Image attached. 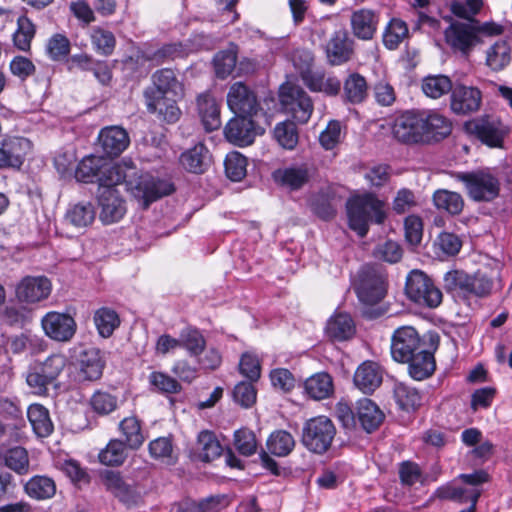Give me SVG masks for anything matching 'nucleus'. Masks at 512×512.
Segmentation results:
<instances>
[{"mask_svg":"<svg viewBox=\"0 0 512 512\" xmlns=\"http://www.w3.org/2000/svg\"><path fill=\"white\" fill-rule=\"evenodd\" d=\"M439 342L437 333H428L421 337L414 327L403 326L392 335L391 355L395 361L408 364L409 375L421 381L435 371L434 352Z\"/></svg>","mask_w":512,"mask_h":512,"instance_id":"1","label":"nucleus"},{"mask_svg":"<svg viewBox=\"0 0 512 512\" xmlns=\"http://www.w3.org/2000/svg\"><path fill=\"white\" fill-rule=\"evenodd\" d=\"M121 183H125L127 191L141 201L145 209L152 202L174 191V185L168 180L154 177L149 173L139 174L133 167L125 169L120 165L103 163L98 177V188H115Z\"/></svg>","mask_w":512,"mask_h":512,"instance_id":"2","label":"nucleus"},{"mask_svg":"<svg viewBox=\"0 0 512 512\" xmlns=\"http://www.w3.org/2000/svg\"><path fill=\"white\" fill-rule=\"evenodd\" d=\"M385 203L373 193H364L350 197L346 202L349 228L358 236L365 237L369 224H382L386 219Z\"/></svg>","mask_w":512,"mask_h":512,"instance_id":"3","label":"nucleus"},{"mask_svg":"<svg viewBox=\"0 0 512 512\" xmlns=\"http://www.w3.org/2000/svg\"><path fill=\"white\" fill-rule=\"evenodd\" d=\"M359 301L363 304L361 314L366 319H376L384 314L377 305L386 295L383 275L375 268L364 266L358 274V282L354 287Z\"/></svg>","mask_w":512,"mask_h":512,"instance_id":"4","label":"nucleus"},{"mask_svg":"<svg viewBox=\"0 0 512 512\" xmlns=\"http://www.w3.org/2000/svg\"><path fill=\"white\" fill-rule=\"evenodd\" d=\"M152 85L144 90V98L149 113L155 114L160 109L159 104L168 95L174 97L182 94L183 88L174 71L170 68H162L151 76Z\"/></svg>","mask_w":512,"mask_h":512,"instance_id":"5","label":"nucleus"},{"mask_svg":"<svg viewBox=\"0 0 512 512\" xmlns=\"http://www.w3.org/2000/svg\"><path fill=\"white\" fill-rule=\"evenodd\" d=\"M336 428L326 416L307 420L302 428L301 443L310 452L318 455L326 453L334 440Z\"/></svg>","mask_w":512,"mask_h":512,"instance_id":"6","label":"nucleus"},{"mask_svg":"<svg viewBox=\"0 0 512 512\" xmlns=\"http://www.w3.org/2000/svg\"><path fill=\"white\" fill-rule=\"evenodd\" d=\"M405 294L415 304L428 308H437L443 299L442 291L434 281L417 269L410 271L406 277Z\"/></svg>","mask_w":512,"mask_h":512,"instance_id":"7","label":"nucleus"},{"mask_svg":"<svg viewBox=\"0 0 512 512\" xmlns=\"http://www.w3.org/2000/svg\"><path fill=\"white\" fill-rule=\"evenodd\" d=\"M453 177L462 182L469 197L477 202H491L499 196L500 182L485 171L456 172Z\"/></svg>","mask_w":512,"mask_h":512,"instance_id":"8","label":"nucleus"},{"mask_svg":"<svg viewBox=\"0 0 512 512\" xmlns=\"http://www.w3.org/2000/svg\"><path fill=\"white\" fill-rule=\"evenodd\" d=\"M280 103L285 113L298 123L305 124L309 121L314 105L308 93L297 85L283 86L280 89Z\"/></svg>","mask_w":512,"mask_h":512,"instance_id":"9","label":"nucleus"},{"mask_svg":"<svg viewBox=\"0 0 512 512\" xmlns=\"http://www.w3.org/2000/svg\"><path fill=\"white\" fill-rule=\"evenodd\" d=\"M465 131L490 148H503L508 129L489 116L475 118L464 124Z\"/></svg>","mask_w":512,"mask_h":512,"instance_id":"10","label":"nucleus"},{"mask_svg":"<svg viewBox=\"0 0 512 512\" xmlns=\"http://www.w3.org/2000/svg\"><path fill=\"white\" fill-rule=\"evenodd\" d=\"M476 28V20L469 22L455 21L444 32L446 43L454 51H459L462 55L468 56L473 48L481 42Z\"/></svg>","mask_w":512,"mask_h":512,"instance_id":"11","label":"nucleus"},{"mask_svg":"<svg viewBox=\"0 0 512 512\" xmlns=\"http://www.w3.org/2000/svg\"><path fill=\"white\" fill-rule=\"evenodd\" d=\"M423 124L421 111H406L395 118L391 128L392 135L404 144L424 143Z\"/></svg>","mask_w":512,"mask_h":512,"instance_id":"12","label":"nucleus"},{"mask_svg":"<svg viewBox=\"0 0 512 512\" xmlns=\"http://www.w3.org/2000/svg\"><path fill=\"white\" fill-rule=\"evenodd\" d=\"M32 149V142L21 136H6L0 141V169L20 170Z\"/></svg>","mask_w":512,"mask_h":512,"instance_id":"13","label":"nucleus"},{"mask_svg":"<svg viewBox=\"0 0 512 512\" xmlns=\"http://www.w3.org/2000/svg\"><path fill=\"white\" fill-rule=\"evenodd\" d=\"M264 132L265 129L247 115H235L224 128L226 139L240 147L252 144L256 136L262 135Z\"/></svg>","mask_w":512,"mask_h":512,"instance_id":"14","label":"nucleus"},{"mask_svg":"<svg viewBox=\"0 0 512 512\" xmlns=\"http://www.w3.org/2000/svg\"><path fill=\"white\" fill-rule=\"evenodd\" d=\"M227 105L235 115L256 116L261 110L255 92L245 83H233L227 93Z\"/></svg>","mask_w":512,"mask_h":512,"instance_id":"15","label":"nucleus"},{"mask_svg":"<svg viewBox=\"0 0 512 512\" xmlns=\"http://www.w3.org/2000/svg\"><path fill=\"white\" fill-rule=\"evenodd\" d=\"M41 326L46 336L58 342L70 341L76 333L77 324L67 313L50 311L41 319Z\"/></svg>","mask_w":512,"mask_h":512,"instance_id":"16","label":"nucleus"},{"mask_svg":"<svg viewBox=\"0 0 512 512\" xmlns=\"http://www.w3.org/2000/svg\"><path fill=\"white\" fill-rule=\"evenodd\" d=\"M327 62L331 66H340L349 62L354 55V41L347 30L339 29L333 32L325 45Z\"/></svg>","mask_w":512,"mask_h":512,"instance_id":"17","label":"nucleus"},{"mask_svg":"<svg viewBox=\"0 0 512 512\" xmlns=\"http://www.w3.org/2000/svg\"><path fill=\"white\" fill-rule=\"evenodd\" d=\"M51 293V282L45 276H26L16 286L15 295L19 302L34 304Z\"/></svg>","mask_w":512,"mask_h":512,"instance_id":"18","label":"nucleus"},{"mask_svg":"<svg viewBox=\"0 0 512 512\" xmlns=\"http://www.w3.org/2000/svg\"><path fill=\"white\" fill-rule=\"evenodd\" d=\"M482 103V93L477 87L457 84L450 96L451 110L457 115L477 112Z\"/></svg>","mask_w":512,"mask_h":512,"instance_id":"19","label":"nucleus"},{"mask_svg":"<svg viewBox=\"0 0 512 512\" xmlns=\"http://www.w3.org/2000/svg\"><path fill=\"white\" fill-rule=\"evenodd\" d=\"M97 200L100 219L105 224L119 221L126 213L125 201L116 188H98Z\"/></svg>","mask_w":512,"mask_h":512,"instance_id":"20","label":"nucleus"},{"mask_svg":"<svg viewBox=\"0 0 512 512\" xmlns=\"http://www.w3.org/2000/svg\"><path fill=\"white\" fill-rule=\"evenodd\" d=\"M77 366L79 368V378L81 380L95 381L103 373L105 359L100 349L88 347L82 349L77 356Z\"/></svg>","mask_w":512,"mask_h":512,"instance_id":"21","label":"nucleus"},{"mask_svg":"<svg viewBox=\"0 0 512 512\" xmlns=\"http://www.w3.org/2000/svg\"><path fill=\"white\" fill-rule=\"evenodd\" d=\"M101 481L106 490L125 504H135L138 498L137 491L128 484L120 474L113 470H105L100 474Z\"/></svg>","mask_w":512,"mask_h":512,"instance_id":"22","label":"nucleus"},{"mask_svg":"<svg viewBox=\"0 0 512 512\" xmlns=\"http://www.w3.org/2000/svg\"><path fill=\"white\" fill-rule=\"evenodd\" d=\"M197 112L201 123L207 132L221 127L220 105L212 93L206 91L196 98Z\"/></svg>","mask_w":512,"mask_h":512,"instance_id":"23","label":"nucleus"},{"mask_svg":"<svg viewBox=\"0 0 512 512\" xmlns=\"http://www.w3.org/2000/svg\"><path fill=\"white\" fill-rule=\"evenodd\" d=\"M98 141L104 154L108 157L119 156L130 142L126 130L119 126H109L101 129Z\"/></svg>","mask_w":512,"mask_h":512,"instance_id":"24","label":"nucleus"},{"mask_svg":"<svg viewBox=\"0 0 512 512\" xmlns=\"http://www.w3.org/2000/svg\"><path fill=\"white\" fill-rule=\"evenodd\" d=\"M369 92L368 83L363 75L358 72L348 74L342 83L341 99L344 103L357 105L363 103Z\"/></svg>","mask_w":512,"mask_h":512,"instance_id":"25","label":"nucleus"},{"mask_svg":"<svg viewBox=\"0 0 512 512\" xmlns=\"http://www.w3.org/2000/svg\"><path fill=\"white\" fill-rule=\"evenodd\" d=\"M356 415L357 426L359 425L367 433H372L377 430L385 418L381 409L368 398L357 401Z\"/></svg>","mask_w":512,"mask_h":512,"instance_id":"26","label":"nucleus"},{"mask_svg":"<svg viewBox=\"0 0 512 512\" xmlns=\"http://www.w3.org/2000/svg\"><path fill=\"white\" fill-rule=\"evenodd\" d=\"M304 85L312 92L323 93L326 96L335 97L341 93L342 82L339 78L326 75L322 70H314L304 76Z\"/></svg>","mask_w":512,"mask_h":512,"instance_id":"27","label":"nucleus"},{"mask_svg":"<svg viewBox=\"0 0 512 512\" xmlns=\"http://www.w3.org/2000/svg\"><path fill=\"white\" fill-rule=\"evenodd\" d=\"M421 116L424 122V143L439 141L450 135L452 124L445 116L435 112L427 113L425 111H421Z\"/></svg>","mask_w":512,"mask_h":512,"instance_id":"28","label":"nucleus"},{"mask_svg":"<svg viewBox=\"0 0 512 512\" xmlns=\"http://www.w3.org/2000/svg\"><path fill=\"white\" fill-rule=\"evenodd\" d=\"M211 162V154L202 142L184 151L180 156V163L183 168L195 174L204 173L211 165Z\"/></svg>","mask_w":512,"mask_h":512,"instance_id":"29","label":"nucleus"},{"mask_svg":"<svg viewBox=\"0 0 512 512\" xmlns=\"http://www.w3.org/2000/svg\"><path fill=\"white\" fill-rule=\"evenodd\" d=\"M382 383V371L379 365L365 361L358 366L354 374V384L363 393L374 392Z\"/></svg>","mask_w":512,"mask_h":512,"instance_id":"30","label":"nucleus"},{"mask_svg":"<svg viewBox=\"0 0 512 512\" xmlns=\"http://www.w3.org/2000/svg\"><path fill=\"white\" fill-rule=\"evenodd\" d=\"M353 35L361 40H371L377 30L378 16L370 9H359L351 15Z\"/></svg>","mask_w":512,"mask_h":512,"instance_id":"31","label":"nucleus"},{"mask_svg":"<svg viewBox=\"0 0 512 512\" xmlns=\"http://www.w3.org/2000/svg\"><path fill=\"white\" fill-rule=\"evenodd\" d=\"M470 274L463 270H450L444 274L443 289L455 301H468V286Z\"/></svg>","mask_w":512,"mask_h":512,"instance_id":"32","label":"nucleus"},{"mask_svg":"<svg viewBox=\"0 0 512 512\" xmlns=\"http://www.w3.org/2000/svg\"><path fill=\"white\" fill-rule=\"evenodd\" d=\"M356 332L352 317L347 313H338L332 316L326 325V334L336 341H345L354 336Z\"/></svg>","mask_w":512,"mask_h":512,"instance_id":"33","label":"nucleus"},{"mask_svg":"<svg viewBox=\"0 0 512 512\" xmlns=\"http://www.w3.org/2000/svg\"><path fill=\"white\" fill-rule=\"evenodd\" d=\"M185 56H187V51L181 43L165 44L158 49H147L143 52V59L154 66Z\"/></svg>","mask_w":512,"mask_h":512,"instance_id":"34","label":"nucleus"},{"mask_svg":"<svg viewBox=\"0 0 512 512\" xmlns=\"http://www.w3.org/2000/svg\"><path fill=\"white\" fill-rule=\"evenodd\" d=\"M304 390L311 399H326L334 391L332 377L326 372L315 373L305 380Z\"/></svg>","mask_w":512,"mask_h":512,"instance_id":"35","label":"nucleus"},{"mask_svg":"<svg viewBox=\"0 0 512 512\" xmlns=\"http://www.w3.org/2000/svg\"><path fill=\"white\" fill-rule=\"evenodd\" d=\"M24 491L30 498L47 500L56 494V484L48 476L35 475L25 483Z\"/></svg>","mask_w":512,"mask_h":512,"instance_id":"36","label":"nucleus"},{"mask_svg":"<svg viewBox=\"0 0 512 512\" xmlns=\"http://www.w3.org/2000/svg\"><path fill=\"white\" fill-rule=\"evenodd\" d=\"M27 417L35 434L47 437L53 432V423L48 410L40 404H32L27 410Z\"/></svg>","mask_w":512,"mask_h":512,"instance_id":"37","label":"nucleus"},{"mask_svg":"<svg viewBox=\"0 0 512 512\" xmlns=\"http://www.w3.org/2000/svg\"><path fill=\"white\" fill-rule=\"evenodd\" d=\"M311 172L306 165L292 166L275 173V178L292 190H298L308 183Z\"/></svg>","mask_w":512,"mask_h":512,"instance_id":"38","label":"nucleus"},{"mask_svg":"<svg viewBox=\"0 0 512 512\" xmlns=\"http://www.w3.org/2000/svg\"><path fill=\"white\" fill-rule=\"evenodd\" d=\"M93 321L99 335L109 338L120 325L118 313L109 307H101L94 312Z\"/></svg>","mask_w":512,"mask_h":512,"instance_id":"39","label":"nucleus"},{"mask_svg":"<svg viewBox=\"0 0 512 512\" xmlns=\"http://www.w3.org/2000/svg\"><path fill=\"white\" fill-rule=\"evenodd\" d=\"M433 203L437 209L444 210L450 215H458L464 207L461 194L446 189H439L433 194Z\"/></svg>","mask_w":512,"mask_h":512,"instance_id":"40","label":"nucleus"},{"mask_svg":"<svg viewBox=\"0 0 512 512\" xmlns=\"http://www.w3.org/2000/svg\"><path fill=\"white\" fill-rule=\"evenodd\" d=\"M511 61V48L506 41L495 42L486 52V64L492 71L503 70Z\"/></svg>","mask_w":512,"mask_h":512,"instance_id":"41","label":"nucleus"},{"mask_svg":"<svg viewBox=\"0 0 512 512\" xmlns=\"http://www.w3.org/2000/svg\"><path fill=\"white\" fill-rule=\"evenodd\" d=\"M267 449L278 457L289 455L295 447V440L292 434L286 430H276L267 439Z\"/></svg>","mask_w":512,"mask_h":512,"instance_id":"42","label":"nucleus"},{"mask_svg":"<svg viewBox=\"0 0 512 512\" xmlns=\"http://www.w3.org/2000/svg\"><path fill=\"white\" fill-rule=\"evenodd\" d=\"M393 393L396 403L404 411L415 410L421 404L422 398L419 391L405 383H396Z\"/></svg>","mask_w":512,"mask_h":512,"instance_id":"43","label":"nucleus"},{"mask_svg":"<svg viewBox=\"0 0 512 512\" xmlns=\"http://www.w3.org/2000/svg\"><path fill=\"white\" fill-rule=\"evenodd\" d=\"M474 493H477L478 498H480L482 490L480 488L458 487L448 483L438 487L434 495L440 500H451L458 503H466L471 500V495Z\"/></svg>","mask_w":512,"mask_h":512,"instance_id":"44","label":"nucleus"},{"mask_svg":"<svg viewBox=\"0 0 512 512\" xmlns=\"http://www.w3.org/2000/svg\"><path fill=\"white\" fill-rule=\"evenodd\" d=\"M423 93L432 99H438L452 91V81L445 75H428L422 80Z\"/></svg>","mask_w":512,"mask_h":512,"instance_id":"45","label":"nucleus"},{"mask_svg":"<svg viewBox=\"0 0 512 512\" xmlns=\"http://www.w3.org/2000/svg\"><path fill=\"white\" fill-rule=\"evenodd\" d=\"M462 247V241L454 233L442 232L433 243V250L438 258L455 256Z\"/></svg>","mask_w":512,"mask_h":512,"instance_id":"46","label":"nucleus"},{"mask_svg":"<svg viewBox=\"0 0 512 512\" xmlns=\"http://www.w3.org/2000/svg\"><path fill=\"white\" fill-rule=\"evenodd\" d=\"M104 160L98 156H88L83 158L78 164L75 177L78 181L91 183L95 179L98 181Z\"/></svg>","mask_w":512,"mask_h":512,"instance_id":"47","label":"nucleus"},{"mask_svg":"<svg viewBox=\"0 0 512 512\" xmlns=\"http://www.w3.org/2000/svg\"><path fill=\"white\" fill-rule=\"evenodd\" d=\"M199 458L203 462H210L222 454V446L214 433L202 431L198 435Z\"/></svg>","mask_w":512,"mask_h":512,"instance_id":"48","label":"nucleus"},{"mask_svg":"<svg viewBox=\"0 0 512 512\" xmlns=\"http://www.w3.org/2000/svg\"><path fill=\"white\" fill-rule=\"evenodd\" d=\"M119 428L124 436V443L130 449H138L144 442L145 438L141 430L140 421L136 417H126L120 424Z\"/></svg>","mask_w":512,"mask_h":512,"instance_id":"49","label":"nucleus"},{"mask_svg":"<svg viewBox=\"0 0 512 512\" xmlns=\"http://www.w3.org/2000/svg\"><path fill=\"white\" fill-rule=\"evenodd\" d=\"M273 135L284 149L293 150L298 144V129L293 121L286 120L278 123L274 128Z\"/></svg>","mask_w":512,"mask_h":512,"instance_id":"50","label":"nucleus"},{"mask_svg":"<svg viewBox=\"0 0 512 512\" xmlns=\"http://www.w3.org/2000/svg\"><path fill=\"white\" fill-rule=\"evenodd\" d=\"M94 218L95 210L90 202L77 203L66 212V219L77 228L87 227Z\"/></svg>","mask_w":512,"mask_h":512,"instance_id":"51","label":"nucleus"},{"mask_svg":"<svg viewBox=\"0 0 512 512\" xmlns=\"http://www.w3.org/2000/svg\"><path fill=\"white\" fill-rule=\"evenodd\" d=\"M179 337L180 347L185 348L191 356H198L204 351L206 341L198 329L187 327L181 331Z\"/></svg>","mask_w":512,"mask_h":512,"instance_id":"52","label":"nucleus"},{"mask_svg":"<svg viewBox=\"0 0 512 512\" xmlns=\"http://www.w3.org/2000/svg\"><path fill=\"white\" fill-rule=\"evenodd\" d=\"M125 445L121 440H111L106 448L99 453L100 462L107 466L121 465L127 457Z\"/></svg>","mask_w":512,"mask_h":512,"instance_id":"53","label":"nucleus"},{"mask_svg":"<svg viewBox=\"0 0 512 512\" xmlns=\"http://www.w3.org/2000/svg\"><path fill=\"white\" fill-rule=\"evenodd\" d=\"M91 43L97 53L109 56L115 49L116 39L111 31L95 27L91 32Z\"/></svg>","mask_w":512,"mask_h":512,"instance_id":"54","label":"nucleus"},{"mask_svg":"<svg viewBox=\"0 0 512 512\" xmlns=\"http://www.w3.org/2000/svg\"><path fill=\"white\" fill-rule=\"evenodd\" d=\"M408 27L406 23L400 19L390 20L383 35L384 45L390 49H396L400 43L407 37Z\"/></svg>","mask_w":512,"mask_h":512,"instance_id":"55","label":"nucleus"},{"mask_svg":"<svg viewBox=\"0 0 512 512\" xmlns=\"http://www.w3.org/2000/svg\"><path fill=\"white\" fill-rule=\"evenodd\" d=\"M225 173L232 181H241L247 173V158L239 152H230L225 161Z\"/></svg>","mask_w":512,"mask_h":512,"instance_id":"56","label":"nucleus"},{"mask_svg":"<svg viewBox=\"0 0 512 512\" xmlns=\"http://www.w3.org/2000/svg\"><path fill=\"white\" fill-rule=\"evenodd\" d=\"M216 76L225 79L234 70L237 63V52L234 48L219 51L213 59Z\"/></svg>","mask_w":512,"mask_h":512,"instance_id":"57","label":"nucleus"},{"mask_svg":"<svg viewBox=\"0 0 512 512\" xmlns=\"http://www.w3.org/2000/svg\"><path fill=\"white\" fill-rule=\"evenodd\" d=\"M90 405L96 414L106 416L117 409L118 398L109 392L99 390L92 395Z\"/></svg>","mask_w":512,"mask_h":512,"instance_id":"58","label":"nucleus"},{"mask_svg":"<svg viewBox=\"0 0 512 512\" xmlns=\"http://www.w3.org/2000/svg\"><path fill=\"white\" fill-rule=\"evenodd\" d=\"M5 465L17 474H26L29 470L28 452L25 448L17 446L9 449L4 456Z\"/></svg>","mask_w":512,"mask_h":512,"instance_id":"59","label":"nucleus"},{"mask_svg":"<svg viewBox=\"0 0 512 512\" xmlns=\"http://www.w3.org/2000/svg\"><path fill=\"white\" fill-rule=\"evenodd\" d=\"M18 28L13 35L14 45L22 51L30 49L31 40L35 35V26L32 21L25 17H19Z\"/></svg>","mask_w":512,"mask_h":512,"instance_id":"60","label":"nucleus"},{"mask_svg":"<svg viewBox=\"0 0 512 512\" xmlns=\"http://www.w3.org/2000/svg\"><path fill=\"white\" fill-rule=\"evenodd\" d=\"M493 287V281L485 273L477 271L470 275L468 286V300L471 297H485L490 294Z\"/></svg>","mask_w":512,"mask_h":512,"instance_id":"61","label":"nucleus"},{"mask_svg":"<svg viewBox=\"0 0 512 512\" xmlns=\"http://www.w3.org/2000/svg\"><path fill=\"white\" fill-rule=\"evenodd\" d=\"M311 209L314 214L323 220H330L336 215L333 197L327 192H320L313 198Z\"/></svg>","mask_w":512,"mask_h":512,"instance_id":"62","label":"nucleus"},{"mask_svg":"<svg viewBox=\"0 0 512 512\" xmlns=\"http://www.w3.org/2000/svg\"><path fill=\"white\" fill-rule=\"evenodd\" d=\"M46 52L53 61H61L70 53V41L63 34H54L47 42Z\"/></svg>","mask_w":512,"mask_h":512,"instance_id":"63","label":"nucleus"},{"mask_svg":"<svg viewBox=\"0 0 512 512\" xmlns=\"http://www.w3.org/2000/svg\"><path fill=\"white\" fill-rule=\"evenodd\" d=\"M234 445L243 456H251L257 450L256 436L253 431L242 428L234 433Z\"/></svg>","mask_w":512,"mask_h":512,"instance_id":"64","label":"nucleus"}]
</instances>
